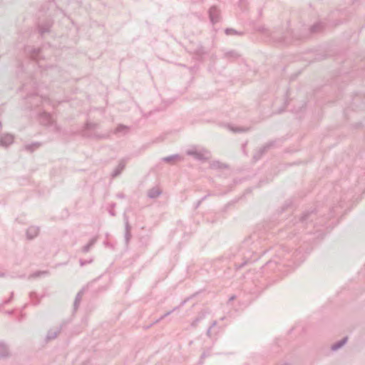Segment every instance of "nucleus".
<instances>
[{
    "mask_svg": "<svg viewBox=\"0 0 365 365\" xmlns=\"http://www.w3.org/2000/svg\"><path fill=\"white\" fill-rule=\"evenodd\" d=\"M11 354L10 350L8 346L3 342H0V358H6Z\"/></svg>",
    "mask_w": 365,
    "mask_h": 365,
    "instance_id": "f257e3e1",
    "label": "nucleus"
},
{
    "mask_svg": "<svg viewBox=\"0 0 365 365\" xmlns=\"http://www.w3.org/2000/svg\"><path fill=\"white\" fill-rule=\"evenodd\" d=\"M346 341V339H343L342 340L334 344L333 345H331V350L336 351V350L340 349L345 344Z\"/></svg>",
    "mask_w": 365,
    "mask_h": 365,
    "instance_id": "f03ea898",
    "label": "nucleus"
},
{
    "mask_svg": "<svg viewBox=\"0 0 365 365\" xmlns=\"http://www.w3.org/2000/svg\"><path fill=\"white\" fill-rule=\"evenodd\" d=\"M58 333H59L58 330H56V331H55L53 332L49 331L48 334V338L49 339H54V338H56L58 336Z\"/></svg>",
    "mask_w": 365,
    "mask_h": 365,
    "instance_id": "7ed1b4c3",
    "label": "nucleus"
},
{
    "mask_svg": "<svg viewBox=\"0 0 365 365\" xmlns=\"http://www.w3.org/2000/svg\"><path fill=\"white\" fill-rule=\"evenodd\" d=\"M31 230H32V231H33V232H34V236H35V235H37V231H36V230L32 229Z\"/></svg>",
    "mask_w": 365,
    "mask_h": 365,
    "instance_id": "20e7f679",
    "label": "nucleus"
}]
</instances>
